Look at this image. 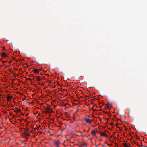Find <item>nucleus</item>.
Returning <instances> with one entry per match:
<instances>
[{
	"instance_id": "nucleus-23",
	"label": "nucleus",
	"mask_w": 147,
	"mask_h": 147,
	"mask_svg": "<svg viewBox=\"0 0 147 147\" xmlns=\"http://www.w3.org/2000/svg\"><path fill=\"white\" fill-rule=\"evenodd\" d=\"M103 119H105V118H103Z\"/></svg>"
},
{
	"instance_id": "nucleus-13",
	"label": "nucleus",
	"mask_w": 147,
	"mask_h": 147,
	"mask_svg": "<svg viewBox=\"0 0 147 147\" xmlns=\"http://www.w3.org/2000/svg\"><path fill=\"white\" fill-rule=\"evenodd\" d=\"M39 72V70L37 69H35L34 71V73H36Z\"/></svg>"
},
{
	"instance_id": "nucleus-12",
	"label": "nucleus",
	"mask_w": 147,
	"mask_h": 147,
	"mask_svg": "<svg viewBox=\"0 0 147 147\" xmlns=\"http://www.w3.org/2000/svg\"><path fill=\"white\" fill-rule=\"evenodd\" d=\"M123 145L124 147H129V146L126 143H123Z\"/></svg>"
},
{
	"instance_id": "nucleus-14",
	"label": "nucleus",
	"mask_w": 147,
	"mask_h": 147,
	"mask_svg": "<svg viewBox=\"0 0 147 147\" xmlns=\"http://www.w3.org/2000/svg\"><path fill=\"white\" fill-rule=\"evenodd\" d=\"M31 133V132H30V131H28V132H27V136H28L30 135V134Z\"/></svg>"
},
{
	"instance_id": "nucleus-1",
	"label": "nucleus",
	"mask_w": 147,
	"mask_h": 147,
	"mask_svg": "<svg viewBox=\"0 0 147 147\" xmlns=\"http://www.w3.org/2000/svg\"><path fill=\"white\" fill-rule=\"evenodd\" d=\"M53 112V111L49 107H47L46 108V109L45 110V112L46 113H52Z\"/></svg>"
},
{
	"instance_id": "nucleus-11",
	"label": "nucleus",
	"mask_w": 147,
	"mask_h": 147,
	"mask_svg": "<svg viewBox=\"0 0 147 147\" xmlns=\"http://www.w3.org/2000/svg\"><path fill=\"white\" fill-rule=\"evenodd\" d=\"M14 111L15 112L17 113V112H21V110L20 109H17L16 110H14Z\"/></svg>"
},
{
	"instance_id": "nucleus-22",
	"label": "nucleus",
	"mask_w": 147,
	"mask_h": 147,
	"mask_svg": "<svg viewBox=\"0 0 147 147\" xmlns=\"http://www.w3.org/2000/svg\"><path fill=\"white\" fill-rule=\"evenodd\" d=\"M100 144H101L100 143H99V145H100Z\"/></svg>"
},
{
	"instance_id": "nucleus-3",
	"label": "nucleus",
	"mask_w": 147,
	"mask_h": 147,
	"mask_svg": "<svg viewBox=\"0 0 147 147\" xmlns=\"http://www.w3.org/2000/svg\"><path fill=\"white\" fill-rule=\"evenodd\" d=\"M78 145L80 147H87L86 144L85 143L80 144Z\"/></svg>"
},
{
	"instance_id": "nucleus-6",
	"label": "nucleus",
	"mask_w": 147,
	"mask_h": 147,
	"mask_svg": "<svg viewBox=\"0 0 147 147\" xmlns=\"http://www.w3.org/2000/svg\"><path fill=\"white\" fill-rule=\"evenodd\" d=\"M106 107L108 109H111L112 108V106L111 104L108 103L106 105Z\"/></svg>"
},
{
	"instance_id": "nucleus-15",
	"label": "nucleus",
	"mask_w": 147,
	"mask_h": 147,
	"mask_svg": "<svg viewBox=\"0 0 147 147\" xmlns=\"http://www.w3.org/2000/svg\"><path fill=\"white\" fill-rule=\"evenodd\" d=\"M141 146L143 147H147V146H145L144 145H143L142 144H141Z\"/></svg>"
},
{
	"instance_id": "nucleus-10",
	"label": "nucleus",
	"mask_w": 147,
	"mask_h": 147,
	"mask_svg": "<svg viewBox=\"0 0 147 147\" xmlns=\"http://www.w3.org/2000/svg\"><path fill=\"white\" fill-rule=\"evenodd\" d=\"M35 77L37 78L36 79L37 81H41V79L40 78L39 76H36Z\"/></svg>"
},
{
	"instance_id": "nucleus-5",
	"label": "nucleus",
	"mask_w": 147,
	"mask_h": 147,
	"mask_svg": "<svg viewBox=\"0 0 147 147\" xmlns=\"http://www.w3.org/2000/svg\"><path fill=\"white\" fill-rule=\"evenodd\" d=\"M1 56L3 57H6L8 56L7 55H6V53H5L3 52H2L1 53Z\"/></svg>"
},
{
	"instance_id": "nucleus-20",
	"label": "nucleus",
	"mask_w": 147,
	"mask_h": 147,
	"mask_svg": "<svg viewBox=\"0 0 147 147\" xmlns=\"http://www.w3.org/2000/svg\"><path fill=\"white\" fill-rule=\"evenodd\" d=\"M51 82V81H49V83H50Z\"/></svg>"
},
{
	"instance_id": "nucleus-2",
	"label": "nucleus",
	"mask_w": 147,
	"mask_h": 147,
	"mask_svg": "<svg viewBox=\"0 0 147 147\" xmlns=\"http://www.w3.org/2000/svg\"><path fill=\"white\" fill-rule=\"evenodd\" d=\"M61 144L59 140H55L54 141V144L56 147L59 146V145Z\"/></svg>"
},
{
	"instance_id": "nucleus-8",
	"label": "nucleus",
	"mask_w": 147,
	"mask_h": 147,
	"mask_svg": "<svg viewBox=\"0 0 147 147\" xmlns=\"http://www.w3.org/2000/svg\"><path fill=\"white\" fill-rule=\"evenodd\" d=\"M13 98V97L11 96H7V100L8 101H9V100L10 99H12Z\"/></svg>"
},
{
	"instance_id": "nucleus-9",
	"label": "nucleus",
	"mask_w": 147,
	"mask_h": 147,
	"mask_svg": "<svg viewBox=\"0 0 147 147\" xmlns=\"http://www.w3.org/2000/svg\"><path fill=\"white\" fill-rule=\"evenodd\" d=\"M101 136H105V137H107V135L106 134L104 133V132H101V133H100V134Z\"/></svg>"
},
{
	"instance_id": "nucleus-4",
	"label": "nucleus",
	"mask_w": 147,
	"mask_h": 147,
	"mask_svg": "<svg viewBox=\"0 0 147 147\" xmlns=\"http://www.w3.org/2000/svg\"><path fill=\"white\" fill-rule=\"evenodd\" d=\"M84 119L86 122L88 123H90L92 121L91 120H90L87 117H85L84 118Z\"/></svg>"
},
{
	"instance_id": "nucleus-16",
	"label": "nucleus",
	"mask_w": 147,
	"mask_h": 147,
	"mask_svg": "<svg viewBox=\"0 0 147 147\" xmlns=\"http://www.w3.org/2000/svg\"><path fill=\"white\" fill-rule=\"evenodd\" d=\"M98 118L100 120H101L102 119H100L99 117H98Z\"/></svg>"
},
{
	"instance_id": "nucleus-26",
	"label": "nucleus",
	"mask_w": 147,
	"mask_h": 147,
	"mask_svg": "<svg viewBox=\"0 0 147 147\" xmlns=\"http://www.w3.org/2000/svg\"><path fill=\"white\" fill-rule=\"evenodd\" d=\"M83 130H84V131H85V130L84 129Z\"/></svg>"
},
{
	"instance_id": "nucleus-25",
	"label": "nucleus",
	"mask_w": 147,
	"mask_h": 147,
	"mask_svg": "<svg viewBox=\"0 0 147 147\" xmlns=\"http://www.w3.org/2000/svg\"><path fill=\"white\" fill-rule=\"evenodd\" d=\"M109 119H107V120H108Z\"/></svg>"
},
{
	"instance_id": "nucleus-24",
	"label": "nucleus",
	"mask_w": 147,
	"mask_h": 147,
	"mask_svg": "<svg viewBox=\"0 0 147 147\" xmlns=\"http://www.w3.org/2000/svg\"><path fill=\"white\" fill-rule=\"evenodd\" d=\"M102 146H104V145H102Z\"/></svg>"
},
{
	"instance_id": "nucleus-19",
	"label": "nucleus",
	"mask_w": 147,
	"mask_h": 147,
	"mask_svg": "<svg viewBox=\"0 0 147 147\" xmlns=\"http://www.w3.org/2000/svg\"><path fill=\"white\" fill-rule=\"evenodd\" d=\"M95 146H96V147H97V146H98V145H95Z\"/></svg>"
},
{
	"instance_id": "nucleus-21",
	"label": "nucleus",
	"mask_w": 147,
	"mask_h": 147,
	"mask_svg": "<svg viewBox=\"0 0 147 147\" xmlns=\"http://www.w3.org/2000/svg\"><path fill=\"white\" fill-rule=\"evenodd\" d=\"M38 84H40V83H38Z\"/></svg>"
},
{
	"instance_id": "nucleus-17",
	"label": "nucleus",
	"mask_w": 147,
	"mask_h": 147,
	"mask_svg": "<svg viewBox=\"0 0 147 147\" xmlns=\"http://www.w3.org/2000/svg\"><path fill=\"white\" fill-rule=\"evenodd\" d=\"M28 131V130L27 129H26V130H25V131L26 132H27Z\"/></svg>"
},
{
	"instance_id": "nucleus-7",
	"label": "nucleus",
	"mask_w": 147,
	"mask_h": 147,
	"mask_svg": "<svg viewBox=\"0 0 147 147\" xmlns=\"http://www.w3.org/2000/svg\"><path fill=\"white\" fill-rule=\"evenodd\" d=\"M96 131H97L96 130H93L92 131V133L94 136H95L96 135Z\"/></svg>"
},
{
	"instance_id": "nucleus-18",
	"label": "nucleus",
	"mask_w": 147,
	"mask_h": 147,
	"mask_svg": "<svg viewBox=\"0 0 147 147\" xmlns=\"http://www.w3.org/2000/svg\"><path fill=\"white\" fill-rule=\"evenodd\" d=\"M2 62H3V63H4L5 62V61H2Z\"/></svg>"
}]
</instances>
